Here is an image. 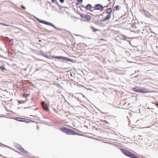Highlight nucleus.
I'll return each instance as SVG.
<instances>
[{
  "mask_svg": "<svg viewBox=\"0 0 158 158\" xmlns=\"http://www.w3.org/2000/svg\"><path fill=\"white\" fill-rule=\"evenodd\" d=\"M132 89L135 92L142 93L151 92V90H149L147 88H143L140 87H136L132 88Z\"/></svg>",
  "mask_w": 158,
  "mask_h": 158,
  "instance_id": "nucleus-1",
  "label": "nucleus"
},
{
  "mask_svg": "<svg viewBox=\"0 0 158 158\" xmlns=\"http://www.w3.org/2000/svg\"><path fill=\"white\" fill-rule=\"evenodd\" d=\"M122 152L126 156L131 158H137L136 156L133 153H131L128 150L121 149Z\"/></svg>",
  "mask_w": 158,
  "mask_h": 158,
  "instance_id": "nucleus-2",
  "label": "nucleus"
},
{
  "mask_svg": "<svg viewBox=\"0 0 158 158\" xmlns=\"http://www.w3.org/2000/svg\"><path fill=\"white\" fill-rule=\"evenodd\" d=\"M61 131L67 134L68 135H74L75 133L74 131H72V130L65 128L63 127L60 129Z\"/></svg>",
  "mask_w": 158,
  "mask_h": 158,
  "instance_id": "nucleus-3",
  "label": "nucleus"
},
{
  "mask_svg": "<svg viewBox=\"0 0 158 158\" xmlns=\"http://www.w3.org/2000/svg\"><path fill=\"white\" fill-rule=\"evenodd\" d=\"M93 8H95L97 10L102 11L103 10V7L101 4H96L94 7H93Z\"/></svg>",
  "mask_w": 158,
  "mask_h": 158,
  "instance_id": "nucleus-4",
  "label": "nucleus"
},
{
  "mask_svg": "<svg viewBox=\"0 0 158 158\" xmlns=\"http://www.w3.org/2000/svg\"><path fill=\"white\" fill-rule=\"evenodd\" d=\"M140 11L141 13L146 17L150 18L151 16L149 13L148 12L146 11V10H144L141 9L140 10Z\"/></svg>",
  "mask_w": 158,
  "mask_h": 158,
  "instance_id": "nucleus-5",
  "label": "nucleus"
},
{
  "mask_svg": "<svg viewBox=\"0 0 158 158\" xmlns=\"http://www.w3.org/2000/svg\"><path fill=\"white\" fill-rule=\"evenodd\" d=\"M41 106L43 109L46 111H48L49 110L47 104H46L43 101L41 102Z\"/></svg>",
  "mask_w": 158,
  "mask_h": 158,
  "instance_id": "nucleus-6",
  "label": "nucleus"
},
{
  "mask_svg": "<svg viewBox=\"0 0 158 158\" xmlns=\"http://www.w3.org/2000/svg\"><path fill=\"white\" fill-rule=\"evenodd\" d=\"M52 57L56 59H61L62 60H70V59H67V58L66 57H64L62 56H53Z\"/></svg>",
  "mask_w": 158,
  "mask_h": 158,
  "instance_id": "nucleus-7",
  "label": "nucleus"
},
{
  "mask_svg": "<svg viewBox=\"0 0 158 158\" xmlns=\"http://www.w3.org/2000/svg\"><path fill=\"white\" fill-rule=\"evenodd\" d=\"M93 10L91 9V10L90 11L92 12V13L91 14L92 15H93L95 17H97L99 16L97 14L98 12L97 11V10L95 8H93Z\"/></svg>",
  "mask_w": 158,
  "mask_h": 158,
  "instance_id": "nucleus-8",
  "label": "nucleus"
},
{
  "mask_svg": "<svg viewBox=\"0 0 158 158\" xmlns=\"http://www.w3.org/2000/svg\"><path fill=\"white\" fill-rule=\"evenodd\" d=\"M85 8L86 10H89V11L91 10V9L93 8L91 5L90 4H87L85 7Z\"/></svg>",
  "mask_w": 158,
  "mask_h": 158,
  "instance_id": "nucleus-9",
  "label": "nucleus"
},
{
  "mask_svg": "<svg viewBox=\"0 0 158 158\" xmlns=\"http://www.w3.org/2000/svg\"><path fill=\"white\" fill-rule=\"evenodd\" d=\"M15 120L20 122H24L26 121L25 119L23 118H21L19 117H16L15 118Z\"/></svg>",
  "mask_w": 158,
  "mask_h": 158,
  "instance_id": "nucleus-10",
  "label": "nucleus"
},
{
  "mask_svg": "<svg viewBox=\"0 0 158 158\" xmlns=\"http://www.w3.org/2000/svg\"><path fill=\"white\" fill-rule=\"evenodd\" d=\"M111 17V14H108L106 17L105 18L102 20V21H106L109 19Z\"/></svg>",
  "mask_w": 158,
  "mask_h": 158,
  "instance_id": "nucleus-11",
  "label": "nucleus"
},
{
  "mask_svg": "<svg viewBox=\"0 0 158 158\" xmlns=\"http://www.w3.org/2000/svg\"><path fill=\"white\" fill-rule=\"evenodd\" d=\"M40 21V23H43L44 24H46L47 25H49V24L50 23V22H47L45 21L42 20L41 19Z\"/></svg>",
  "mask_w": 158,
  "mask_h": 158,
  "instance_id": "nucleus-12",
  "label": "nucleus"
},
{
  "mask_svg": "<svg viewBox=\"0 0 158 158\" xmlns=\"http://www.w3.org/2000/svg\"><path fill=\"white\" fill-rule=\"evenodd\" d=\"M106 12L108 14H111L112 12V9L111 8H108L106 10Z\"/></svg>",
  "mask_w": 158,
  "mask_h": 158,
  "instance_id": "nucleus-13",
  "label": "nucleus"
},
{
  "mask_svg": "<svg viewBox=\"0 0 158 158\" xmlns=\"http://www.w3.org/2000/svg\"><path fill=\"white\" fill-rule=\"evenodd\" d=\"M84 17L88 21L89 20L91 19V17L88 15H85Z\"/></svg>",
  "mask_w": 158,
  "mask_h": 158,
  "instance_id": "nucleus-14",
  "label": "nucleus"
},
{
  "mask_svg": "<svg viewBox=\"0 0 158 158\" xmlns=\"http://www.w3.org/2000/svg\"><path fill=\"white\" fill-rule=\"evenodd\" d=\"M20 148L19 149V150L22 152L25 153H27V152L24 150L23 148H22V147L21 146Z\"/></svg>",
  "mask_w": 158,
  "mask_h": 158,
  "instance_id": "nucleus-15",
  "label": "nucleus"
},
{
  "mask_svg": "<svg viewBox=\"0 0 158 158\" xmlns=\"http://www.w3.org/2000/svg\"><path fill=\"white\" fill-rule=\"evenodd\" d=\"M20 148L19 149V150L22 152L25 153H27V152L24 150L23 148H22V147L21 146Z\"/></svg>",
  "mask_w": 158,
  "mask_h": 158,
  "instance_id": "nucleus-16",
  "label": "nucleus"
},
{
  "mask_svg": "<svg viewBox=\"0 0 158 158\" xmlns=\"http://www.w3.org/2000/svg\"><path fill=\"white\" fill-rule=\"evenodd\" d=\"M49 25L52 26L55 29H57V27H56L52 23H50L49 24Z\"/></svg>",
  "mask_w": 158,
  "mask_h": 158,
  "instance_id": "nucleus-17",
  "label": "nucleus"
},
{
  "mask_svg": "<svg viewBox=\"0 0 158 158\" xmlns=\"http://www.w3.org/2000/svg\"><path fill=\"white\" fill-rule=\"evenodd\" d=\"M49 25L52 26L55 29H57V27H56L52 23H50L49 24Z\"/></svg>",
  "mask_w": 158,
  "mask_h": 158,
  "instance_id": "nucleus-18",
  "label": "nucleus"
},
{
  "mask_svg": "<svg viewBox=\"0 0 158 158\" xmlns=\"http://www.w3.org/2000/svg\"><path fill=\"white\" fill-rule=\"evenodd\" d=\"M25 120L26 121H24V122L27 123H30L32 121L31 120L29 119H25Z\"/></svg>",
  "mask_w": 158,
  "mask_h": 158,
  "instance_id": "nucleus-19",
  "label": "nucleus"
},
{
  "mask_svg": "<svg viewBox=\"0 0 158 158\" xmlns=\"http://www.w3.org/2000/svg\"><path fill=\"white\" fill-rule=\"evenodd\" d=\"M116 10H119V6L118 5H117L115 7Z\"/></svg>",
  "mask_w": 158,
  "mask_h": 158,
  "instance_id": "nucleus-20",
  "label": "nucleus"
},
{
  "mask_svg": "<svg viewBox=\"0 0 158 158\" xmlns=\"http://www.w3.org/2000/svg\"><path fill=\"white\" fill-rule=\"evenodd\" d=\"M29 94H27V95H26V94H24V95H23V96L24 97H25V98H27V97H28V96H29Z\"/></svg>",
  "mask_w": 158,
  "mask_h": 158,
  "instance_id": "nucleus-21",
  "label": "nucleus"
},
{
  "mask_svg": "<svg viewBox=\"0 0 158 158\" xmlns=\"http://www.w3.org/2000/svg\"><path fill=\"white\" fill-rule=\"evenodd\" d=\"M0 69H2L3 70L6 69L4 67L2 66H0Z\"/></svg>",
  "mask_w": 158,
  "mask_h": 158,
  "instance_id": "nucleus-22",
  "label": "nucleus"
},
{
  "mask_svg": "<svg viewBox=\"0 0 158 158\" xmlns=\"http://www.w3.org/2000/svg\"><path fill=\"white\" fill-rule=\"evenodd\" d=\"M123 38L124 39V40H126V39H127V37L126 36V35H123Z\"/></svg>",
  "mask_w": 158,
  "mask_h": 158,
  "instance_id": "nucleus-23",
  "label": "nucleus"
},
{
  "mask_svg": "<svg viewBox=\"0 0 158 158\" xmlns=\"http://www.w3.org/2000/svg\"><path fill=\"white\" fill-rule=\"evenodd\" d=\"M35 18L38 21H39L40 23V21L41 20V19H38V18H37V17H35Z\"/></svg>",
  "mask_w": 158,
  "mask_h": 158,
  "instance_id": "nucleus-24",
  "label": "nucleus"
},
{
  "mask_svg": "<svg viewBox=\"0 0 158 158\" xmlns=\"http://www.w3.org/2000/svg\"><path fill=\"white\" fill-rule=\"evenodd\" d=\"M21 7L22 9H23L24 10H26V8L24 6H23V5H22L21 6Z\"/></svg>",
  "mask_w": 158,
  "mask_h": 158,
  "instance_id": "nucleus-25",
  "label": "nucleus"
},
{
  "mask_svg": "<svg viewBox=\"0 0 158 158\" xmlns=\"http://www.w3.org/2000/svg\"><path fill=\"white\" fill-rule=\"evenodd\" d=\"M60 2L61 3H63L64 1V0H59Z\"/></svg>",
  "mask_w": 158,
  "mask_h": 158,
  "instance_id": "nucleus-26",
  "label": "nucleus"
},
{
  "mask_svg": "<svg viewBox=\"0 0 158 158\" xmlns=\"http://www.w3.org/2000/svg\"><path fill=\"white\" fill-rule=\"evenodd\" d=\"M83 0H78V2H82Z\"/></svg>",
  "mask_w": 158,
  "mask_h": 158,
  "instance_id": "nucleus-27",
  "label": "nucleus"
},
{
  "mask_svg": "<svg viewBox=\"0 0 158 158\" xmlns=\"http://www.w3.org/2000/svg\"><path fill=\"white\" fill-rule=\"evenodd\" d=\"M3 25H4V26H9V25L8 24H4V23H2Z\"/></svg>",
  "mask_w": 158,
  "mask_h": 158,
  "instance_id": "nucleus-28",
  "label": "nucleus"
},
{
  "mask_svg": "<svg viewBox=\"0 0 158 158\" xmlns=\"http://www.w3.org/2000/svg\"><path fill=\"white\" fill-rule=\"evenodd\" d=\"M155 105L158 107V102L155 104Z\"/></svg>",
  "mask_w": 158,
  "mask_h": 158,
  "instance_id": "nucleus-29",
  "label": "nucleus"
},
{
  "mask_svg": "<svg viewBox=\"0 0 158 158\" xmlns=\"http://www.w3.org/2000/svg\"><path fill=\"white\" fill-rule=\"evenodd\" d=\"M2 145L4 146V145L2 144V143L0 142V146H2Z\"/></svg>",
  "mask_w": 158,
  "mask_h": 158,
  "instance_id": "nucleus-30",
  "label": "nucleus"
},
{
  "mask_svg": "<svg viewBox=\"0 0 158 158\" xmlns=\"http://www.w3.org/2000/svg\"><path fill=\"white\" fill-rule=\"evenodd\" d=\"M52 2H56V0H51Z\"/></svg>",
  "mask_w": 158,
  "mask_h": 158,
  "instance_id": "nucleus-31",
  "label": "nucleus"
},
{
  "mask_svg": "<svg viewBox=\"0 0 158 158\" xmlns=\"http://www.w3.org/2000/svg\"><path fill=\"white\" fill-rule=\"evenodd\" d=\"M57 30H61V28H58L57 27V29H56Z\"/></svg>",
  "mask_w": 158,
  "mask_h": 158,
  "instance_id": "nucleus-32",
  "label": "nucleus"
},
{
  "mask_svg": "<svg viewBox=\"0 0 158 158\" xmlns=\"http://www.w3.org/2000/svg\"><path fill=\"white\" fill-rule=\"evenodd\" d=\"M56 3L58 5V3H57V2H57V1L56 0Z\"/></svg>",
  "mask_w": 158,
  "mask_h": 158,
  "instance_id": "nucleus-33",
  "label": "nucleus"
},
{
  "mask_svg": "<svg viewBox=\"0 0 158 158\" xmlns=\"http://www.w3.org/2000/svg\"><path fill=\"white\" fill-rule=\"evenodd\" d=\"M32 115H31V116H32ZM33 116V117H34V116L33 115H32ZM34 117H35V116H34Z\"/></svg>",
  "mask_w": 158,
  "mask_h": 158,
  "instance_id": "nucleus-34",
  "label": "nucleus"
},
{
  "mask_svg": "<svg viewBox=\"0 0 158 158\" xmlns=\"http://www.w3.org/2000/svg\"><path fill=\"white\" fill-rule=\"evenodd\" d=\"M39 129V127H37V129Z\"/></svg>",
  "mask_w": 158,
  "mask_h": 158,
  "instance_id": "nucleus-35",
  "label": "nucleus"
},
{
  "mask_svg": "<svg viewBox=\"0 0 158 158\" xmlns=\"http://www.w3.org/2000/svg\"><path fill=\"white\" fill-rule=\"evenodd\" d=\"M101 40H103V39H101Z\"/></svg>",
  "mask_w": 158,
  "mask_h": 158,
  "instance_id": "nucleus-36",
  "label": "nucleus"
},
{
  "mask_svg": "<svg viewBox=\"0 0 158 158\" xmlns=\"http://www.w3.org/2000/svg\"><path fill=\"white\" fill-rule=\"evenodd\" d=\"M96 31V30H94V31Z\"/></svg>",
  "mask_w": 158,
  "mask_h": 158,
  "instance_id": "nucleus-37",
  "label": "nucleus"
}]
</instances>
